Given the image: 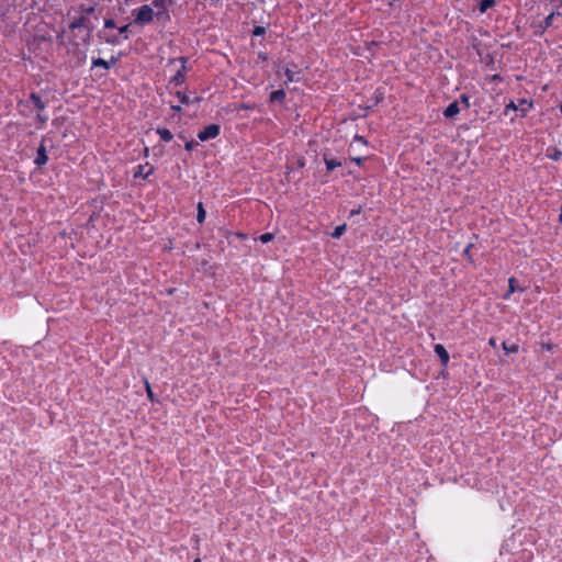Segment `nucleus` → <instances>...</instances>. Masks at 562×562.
<instances>
[{"label": "nucleus", "instance_id": "obj_1", "mask_svg": "<svg viewBox=\"0 0 562 562\" xmlns=\"http://www.w3.org/2000/svg\"><path fill=\"white\" fill-rule=\"evenodd\" d=\"M134 23L137 25H145L156 18V12L149 4H144L135 10H133Z\"/></svg>", "mask_w": 562, "mask_h": 562}, {"label": "nucleus", "instance_id": "obj_2", "mask_svg": "<svg viewBox=\"0 0 562 562\" xmlns=\"http://www.w3.org/2000/svg\"><path fill=\"white\" fill-rule=\"evenodd\" d=\"M172 4V0H153V5L157 9L156 19L164 22L170 21L168 8Z\"/></svg>", "mask_w": 562, "mask_h": 562}, {"label": "nucleus", "instance_id": "obj_3", "mask_svg": "<svg viewBox=\"0 0 562 562\" xmlns=\"http://www.w3.org/2000/svg\"><path fill=\"white\" fill-rule=\"evenodd\" d=\"M220 125L217 124H210L205 126L202 131L199 132L198 138L201 142H205L209 139H213L220 135Z\"/></svg>", "mask_w": 562, "mask_h": 562}, {"label": "nucleus", "instance_id": "obj_4", "mask_svg": "<svg viewBox=\"0 0 562 562\" xmlns=\"http://www.w3.org/2000/svg\"><path fill=\"white\" fill-rule=\"evenodd\" d=\"M48 161V156L46 153V147L44 145V140L41 143L40 147L36 151V157L34 159V164L38 167L44 166Z\"/></svg>", "mask_w": 562, "mask_h": 562}, {"label": "nucleus", "instance_id": "obj_5", "mask_svg": "<svg viewBox=\"0 0 562 562\" xmlns=\"http://www.w3.org/2000/svg\"><path fill=\"white\" fill-rule=\"evenodd\" d=\"M154 171V168L149 164L138 165L134 171V178L147 179Z\"/></svg>", "mask_w": 562, "mask_h": 562}, {"label": "nucleus", "instance_id": "obj_6", "mask_svg": "<svg viewBox=\"0 0 562 562\" xmlns=\"http://www.w3.org/2000/svg\"><path fill=\"white\" fill-rule=\"evenodd\" d=\"M434 350H435V353L439 357L441 364L443 367H446L450 359L449 353L446 350V348L442 345L437 344V345H435Z\"/></svg>", "mask_w": 562, "mask_h": 562}, {"label": "nucleus", "instance_id": "obj_7", "mask_svg": "<svg viewBox=\"0 0 562 562\" xmlns=\"http://www.w3.org/2000/svg\"><path fill=\"white\" fill-rule=\"evenodd\" d=\"M179 60L181 61V68L171 78V82H175L176 85H181L184 81L186 59L181 57Z\"/></svg>", "mask_w": 562, "mask_h": 562}, {"label": "nucleus", "instance_id": "obj_8", "mask_svg": "<svg viewBox=\"0 0 562 562\" xmlns=\"http://www.w3.org/2000/svg\"><path fill=\"white\" fill-rule=\"evenodd\" d=\"M459 112H460L459 102H458V101H454V102L450 103V104L446 108V110L443 111V115H445L447 119H452V117H454Z\"/></svg>", "mask_w": 562, "mask_h": 562}, {"label": "nucleus", "instance_id": "obj_9", "mask_svg": "<svg viewBox=\"0 0 562 562\" xmlns=\"http://www.w3.org/2000/svg\"><path fill=\"white\" fill-rule=\"evenodd\" d=\"M116 63V58L112 57L111 60H104L102 58H97L92 60V67H101L103 69H110L112 65Z\"/></svg>", "mask_w": 562, "mask_h": 562}, {"label": "nucleus", "instance_id": "obj_10", "mask_svg": "<svg viewBox=\"0 0 562 562\" xmlns=\"http://www.w3.org/2000/svg\"><path fill=\"white\" fill-rule=\"evenodd\" d=\"M30 102L40 111L46 108V102L37 93H31Z\"/></svg>", "mask_w": 562, "mask_h": 562}, {"label": "nucleus", "instance_id": "obj_11", "mask_svg": "<svg viewBox=\"0 0 562 562\" xmlns=\"http://www.w3.org/2000/svg\"><path fill=\"white\" fill-rule=\"evenodd\" d=\"M324 161L326 165V169L328 171H331L341 166V162L339 160L334 159V158H328L326 155L324 156Z\"/></svg>", "mask_w": 562, "mask_h": 562}, {"label": "nucleus", "instance_id": "obj_12", "mask_svg": "<svg viewBox=\"0 0 562 562\" xmlns=\"http://www.w3.org/2000/svg\"><path fill=\"white\" fill-rule=\"evenodd\" d=\"M555 15H561L560 12H551L544 20L543 22L540 24V29L542 31L549 29L550 26H552V22H553V18Z\"/></svg>", "mask_w": 562, "mask_h": 562}, {"label": "nucleus", "instance_id": "obj_13", "mask_svg": "<svg viewBox=\"0 0 562 562\" xmlns=\"http://www.w3.org/2000/svg\"><path fill=\"white\" fill-rule=\"evenodd\" d=\"M157 134L159 135L160 139L166 143L173 138L172 133L168 128H158Z\"/></svg>", "mask_w": 562, "mask_h": 562}, {"label": "nucleus", "instance_id": "obj_14", "mask_svg": "<svg viewBox=\"0 0 562 562\" xmlns=\"http://www.w3.org/2000/svg\"><path fill=\"white\" fill-rule=\"evenodd\" d=\"M86 24V18L85 16H78L70 24H69V29L71 30H75V29H80V27H83Z\"/></svg>", "mask_w": 562, "mask_h": 562}, {"label": "nucleus", "instance_id": "obj_15", "mask_svg": "<svg viewBox=\"0 0 562 562\" xmlns=\"http://www.w3.org/2000/svg\"><path fill=\"white\" fill-rule=\"evenodd\" d=\"M284 75H285V77H286V81H285V83H288V82H295V81H299L297 72L292 71V70H291V69H289V68H286V69H285Z\"/></svg>", "mask_w": 562, "mask_h": 562}, {"label": "nucleus", "instance_id": "obj_16", "mask_svg": "<svg viewBox=\"0 0 562 562\" xmlns=\"http://www.w3.org/2000/svg\"><path fill=\"white\" fill-rule=\"evenodd\" d=\"M346 229H347L346 224L338 225L331 233V237L337 238V239L340 238L344 235V233L346 232Z\"/></svg>", "mask_w": 562, "mask_h": 562}, {"label": "nucleus", "instance_id": "obj_17", "mask_svg": "<svg viewBox=\"0 0 562 562\" xmlns=\"http://www.w3.org/2000/svg\"><path fill=\"white\" fill-rule=\"evenodd\" d=\"M495 3V0H482L480 3V11L482 13L486 12L490 8L494 7Z\"/></svg>", "mask_w": 562, "mask_h": 562}, {"label": "nucleus", "instance_id": "obj_18", "mask_svg": "<svg viewBox=\"0 0 562 562\" xmlns=\"http://www.w3.org/2000/svg\"><path fill=\"white\" fill-rule=\"evenodd\" d=\"M206 212L203 207V204L200 202L198 204V214H196V221L202 224L205 221Z\"/></svg>", "mask_w": 562, "mask_h": 562}, {"label": "nucleus", "instance_id": "obj_19", "mask_svg": "<svg viewBox=\"0 0 562 562\" xmlns=\"http://www.w3.org/2000/svg\"><path fill=\"white\" fill-rule=\"evenodd\" d=\"M285 98V92L283 90H276L271 92L270 100L271 101H282Z\"/></svg>", "mask_w": 562, "mask_h": 562}, {"label": "nucleus", "instance_id": "obj_20", "mask_svg": "<svg viewBox=\"0 0 562 562\" xmlns=\"http://www.w3.org/2000/svg\"><path fill=\"white\" fill-rule=\"evenodd\" d=\"M503 349L506 351V352H517L518 351V345L516 344H512V345H508L507 342H503Z\"/></svg>", "mask_w": 562, "mask_h": 562}, {"label": "nucleus", "instance_id": "obj_21", "mask_svg": "<svg viewBox=\"0 0 562 562\" xmlns=\"http://www.w3.org/2000/svg\"><path fill=\"white\" fill-rule=\"evenodd\" d=\"M177 97L182 104H189L191 102L190 95L186 93L177 92Z\"/></svg>", "mask_w": 562, "mask_h": 562}, {"label": "nucleus", "instance_id": "obj_22", "mask_svg": "<svg viewBox=\"0 0 562 562\" xmlns=\"http://www.w3.org/2000/svg\"><path fill=\"white\" fill-rule=\"evenodd\" d=\"M515 283H516V280L514 278H510L509 281H508V285H509V291L508 293L505 295V297L507 299L509 296L510 293H514L516 291V286H515Z\"/></svg>", "mask_w": 562, "mask_h": 562}, {"label": "nucleus", "instance_id": "obj_23", "mask_svg": "<svg viewBox=\"0 0 562 562\" xmlns=\"http://www.w3.org/2000/svg\"><path fill=\"white\" fill-rule=\"evenodd\" d=\"M260 241H262L263 244H267L269 241H271L273 239V235L271 233H266V234H262L260 237H259Z\"/></svg>", "mask_w": 562, "mask_h": 562}, {"label": "nucleus", "instance_id": "obj_24", "mask_svg": "<svg viewBox=\"0 0 562 562\" xmlns=\"http://www.w3.org/2000/svg\"><path fill=\"white\" fill-rule=\"evenodd\" d=\"M353 143H360L362 145H367L368 144L366 138L363 136H360V135H355L353 136L352 144Z\"/></svg>", "mask_w": 562, "mask_h": 562}, {"label": "nucleus", "instance_id": "obj_25", "mask_svg": "<svg viewBox=\"0 0 562 562\" xmlns=\"http://www.w3.org/2000/svg\"><path fill=\"white\" fill-rule=\"evenodd\" d=\"M460 101L464 104L465 109L470 108V101H469V97L467 94H461Z\"/></svg>", "mask_w": 562, "mask_h": 562}, {"label": "nucleus", "instance_id": "obj_26", "mask_svg": "<svg viewBox=\"0 0 562 562\" xmlns=\"http://www.w3.org/2000/svg\"><path fill=\"white\" fill-rule=\"evenodd\" d=\"M115 26H116V24H115V21H114V20H112V19H106V20L104 21V27H105V29H112V27H115Z\"/></svg>", "mask_w": 562, "mask_h": 562}, {"label": "nucleus", "instance_id": "obj_27", "mask_svg": "<svg viewBox=\"0 0 562 562\" xmlns=\"http://www.w3.org/2000/svg\"><path fill=\"white\" fill-rule=\"evenodd\" d=\"M510 110H513V111H516V110H517V106H516V104H515L513 101H510V102L506 105V108H505V114H508V112H509Z\"/></svg>", "mask_w": 562, "mask_h": 562}, {"label": "nucleus", "instance_id": "obj_28", "mask_svg": "<svg viewBox=\"0 0 562 562\" xmlns=\"http://www.w3.org/2000/svg\"><path fill=\"white\" fill-rule=\"evenodd\" d=\"M146 393L149 400H154V393L148 382H146Z\"/></svg>", "mask_w": 562, "mask_h": 562}, {"label": "nucleus", "instance_id": "obj_29", "mask_svg": "<svg viewBox=\"0 0 562 562\" xmlns=\"http://www.w3.org/2000/svg\"><path fill=\"white\" fill-rule=\"evenodd\" d=\"M265 33V29L262 26H256L254 30V35L259 36Z\"/></svg>", "mask_w": 562, "mask_h": 562}, {"label": "nucleus", "instance_id": "obj_30", "mask_svg": "<svg viewBox=\"0 0 562 562\" xmlns=\"http://www.w3.org/2000/svg\"><path fill=\"white\" fill-rule=\"evenodd\" d=\"M562 153L558 149L554 150V154L553 155H550L549 157L552 159V160H559L560 157H561Z\"/></svg>", "mask_w": 562, "mask_h": 562}, {"label": "nucleus", "instance_id": "obj_31", "mask_svg": "<svg viewBox=\"0 0 562 562\" xmlns=\"http://www.w3.org/2000/svg\"><path fill=\"white\" fill-rule=\"evenodd\" d=\"M352 161H355L358 166H361L363 158L362 157H352Z\"/></svg>", "mask_w": 562, "mask_h": 562}, {"label": "nucleus", "instance_id": "obj_32", "mask_svg": "<svg viewBox=\"0 0 562 562\" xmlns=\"http://www.w3.org/2000/svg\"><path fill=\"white\" fill-rule=\"evenodd\" d=\"M361 213V206H359L358 209H353L350 211V216H355V215H358Z\"/></svg>", "mask_w": 562, "mask_h": 562}, {"label": "nucleus", "instance_id": "obj_33", "mask_svg": "<svg viewBox=\"0 0 562 562\" xmlns=\"http://www.w3.org/2000/svg\"><path fill=\"white\" fill-rule=\"evenodd\" d=\"M127 30H128V25H123V26H121V27L119 29V31H120V33H121V34H125V33L127 32Z\"/></svg>", "mask_w": 562, "mask_h": 562}, {"label": "nucleus", "instance_id": "obj_34", "mask_svg": "<svg viewBox=\"0 0 562 562\" xmlns=\"http://www.w3.org/2000/svg\"><path fill=\"white\" fill-rule=\"evenodd\" d=\"M37 119H38L42 123H45V122L48 120V117H47L46 115H41V114H38V115H37Z\"/></svg>", "mask_w": 562, "mask_h": 562}, {"label": "nucleus", "instance_id": "obj_35", "mask_svg": "<svg viewBox=\"0 0 562 562\" xmlns=\"http://www.w3.org/2000/svg\"><path fill=\"white\" fill-rule=\"evenodd\" d=\"M471 247H472V245L467 246V247L464 248V250H463V254H464V255H467V256H469Z\"/></svg>", "mask_w": 562, "mask_h": 562}, {"label": "nucleus", "instance_id": "obj_36", "mask_svg": "<svg viewBox=\"0 0 562 562\" xmlns=\"http://www.w3.org/2000/svg\"><path fill=\"white\" fill-rule=\"evenodd\" d=\"M488 344H490L492 347H495V346H496V339H495L494 337L490 338Z\"/></svg>", "mask_w": 562, "mask_h": 562}, {"label": "nucleus", "instance_id": "obj_37", "mask_svg": "<svg viewBox=\"0 0 562 562\" xmlns=\"http://www.w3.org/2000/svg\"><path fill=\"white\" fill-rule=\"evenodd\" d=\"M171 109H172L173 111H177V112H178V111H180V110H181V106H180V105H171Z\"/></svg>", "mask_w": 562, "mask_h": 562}, {"label": "nucleus", "instance_id": "obj_38", "mask_svg": "<svg viewBox=\"0 0 562 562\" xmlns=\"http://www.w3.org/2000/svg\"><path fill=\"white\" fill-rule=\"evenodd\" d=\"M192 147H193L192 143H187V144H186V149H187V150H191V149H192Z\"/></svg>", "mask_w": 562, "mask_h": 562}, {"label": "nucleus", "instance_id": "obj_39", "mask_svg": "<svg viewBox=\"0 0 562 562\" xmlns=\"http://www.w3.org/2000/svg\"><path fill=\"white\" fill-rule=\"evenodd\" d=\"M193 562H201V560L200 559H195Z\"/></svg>", "mask_w": 562, "mask_h": 562}, {"label": "nucleus", "instance_id": "obj_40", "mask_svg": "<svg viewBox=\"0 0 562 562\" xmlns=\"http://www.w3.org/2000/svg\"><path fill=\"white\" fill-rule=\"evenodd\" d=\"M560 220L562 221V213H561V215H560Z\"/></svg>", "mask_w": 562, "mask_h": 562}]
</instances>
